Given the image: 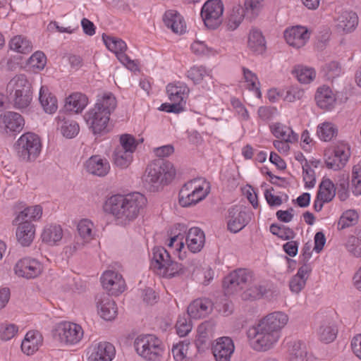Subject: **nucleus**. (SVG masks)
<instances>
[{
	"label": "nucleus",
	"mask_w": 361,
	"mask_h": 361,
	"mask_svg": "<svg viewBox=\"0 0 361 361\" xmlns=\"http://www.w3.org/2000/svg\"><path fill=\"white\" fill-rule=\"evenodd\" d=\"M267 50V43L262 32L256 28L250 31V51L254 55H263Z\"/></svg>",
	"instance_id": "2f4dec72"
},
{
	"label": "nucleus",
	"mask_w": 361,
	"mask_h": 361,
	"mask_svg": "<svg viewBox=\"0 0 361 361\" xmlns=\"http://www.w3.org/2000/svg\"><path fill=\"white\" fill-rule=\"evenodd\" d=\"M224 10L221 0H208L201 10V17L204 25L211 30H215L222 23V16Z\"/></svg>",
	"instance_id": "0eeeda50"
},
{
	"label": "nucleus",
	"mask_w": 361,
	"mask_h": 361,
	"mask_svg": "<svg viewBox=\"0 0 361 361\" xmlns=\"http://www.w3.org/2000/svg\"><path fill=\"white\" fill-rule=\"evenodd\" d=\"M85 167L89 173L100 177L105 176L110 170L109 161L98 155L90 157L86 161Z\"/></svg>",
	"instance_id": "4be33fe9"
},
{
	"label": "nucleus",
	"mask_w": 361,
	"mask_h": 361,
	"mask_svg": "<svg viewBox=\"0 0 361 361\" xmlns=\"http://www.w3.org/2000/svg\"><path fill=\"white\" fill-rule=\"evenodd\" d=\"M316 102L321 109H331L336 102V97L332 90L327 86L319 87L315 94Z\"/></svg>",
	"instance_id": "c85d7f7f"
},
{
	"label": "nucleus",
	"mask_w": 361,
	"mask_h": 361,
	"mask_svg": "<svg viewBox=\"0 0 361 361\" xmlns=\"http://www.w3.org/2000/svg\"><path fill=\"white\" fill-rule=\"evenodd\" d=\"M8 98L16 109H25L30 104L32 99V89L8 96Z\"/></svg>",
	"instance_id": "c03bdc74"
},
{
	"label": "nucleus",
	"mask_w": 361,
	"mask_h": 361,
	"mask_svg": "<svg viewBox=\"0 0 361 361\" xmlns=\"http://www.w3.org/2000/svg\"><path fill=\"white\" fill-rule=\"evenodd\" d=\"M88 353V361H112L116 350L111 343L103 341L92 345Z\"/></svg>",
	"instance_id": "2eb2a0df"
},
{
	"label": "nucleus",
	"mask_w": 361,
	"mask_h": 361,
	"mask_svg": "<svg viewBox=\"0 0 361 361\" xmlns=\"http://www.w3.org/2000/svg\"><path fill=\"white\" fill-rule=\"evenodd\" d=\"M337 329L329 320L322 322L318 330V335L322 341L326 343L332 342L336 337Z\"/></svg>",
	"instance_id": "a18cd8bd"
},
{
	"label": "nucleus",
	"mask_w": 361,
	"mask_h": 361,
	"mask_svg": "<svg viewBox=\"0 0 361 361\" xmlns=\"http://www.w3.org/2000/svg\"><path fill=\"white\" fill-rule=\"evenodd\" d=\"M120 143L121 146L118 147V148L121 149L123 150H126L133 154L135 151L137 145V143L135 137L129 134H123L121 135Z\"/></svg>",
	"instance_id": "bf43d9fd"
},
{
	"label": "nucleus",
	"mask_w": 361,
	"mask_h": 361,
	"mask_svg": "<svg viewBox=\"0 0 361 361\" xmlns=\"http://www.w3.org/2000/svg\"><path fill=\"white\" fill-rule=\"evenodd\" d=\"M101 282L103 288L109 292L107 295H118L123 293L126 288L122 276L114 271H106L101 277Z\"/></svg>",
	"instance_id": "4468645a"
},
{
	"label": "nucleus",
	"mask_w": 361,
	"mask_h": 361,
	"mask_svg": "<svg viewBox=\"0 0 361 361\" xmlns=\"http://www.w3.org/2000/svg\"><path fill=\"white\" fill-rule=\"evenodd\" d=\"M247 209L243 205H235L229 209L228 229L232 233H237L246 226Z\"/></svg>",
	"instance_id": "dca6fc26"
},
{
	"label": "nucleus",
	"mask_w": 361,
	"mask_h": 361,
	"mask_svg": "<svg viewBox=\"0 0 361 361\" xmlns=\"http://www.w3.org/2000/svg\"><path fill=\"white\" fill-rule=\"evenodd\" d=\"M77 231L78 236L75 238L73 244L66 247L65 250L66 254L73 255L76 251L82 250L94 238L95 232L94 231V224L87 219H81L78 222Z\"/></svg>",
	"instance_id": "6e6552de"
},
{
	"label": "nucleus",
	"mask_w": 361,
	"mask_h": 361,
	"mask_svg": "<svg viewBox=\"0 0 361 361\" xmlns=\"http://www.w3.org/2000/svg\"><path fill=\"white\" fill-rule=\"evenodd\" d=\"M42 343V337L37 331H28L21 343V350L26 355H32Z\"/></svg>",
	"instance_id": "c756f323"
},
{
	"label": "nucleus",
	"mask_w": 361,
	"mask_h": 361,
	"mask_svg": "<svg viewBox=\"0 0 361 361\" xmlns=\"http://www.w3.org/2000/svg\"><path fill=\"white\" fill-rule=\"evenodd\" d=\"M137 354L147 361H159L164 353L161 341L153 334L138 336L133 343Z\"/></svg>",
	"instance_id": "20e7f679"
},
{
	"label": "nucleus",
	"mask_w": 361,
	"mask_h": 361,
	"mask_svg": "<svg viewBox=\"0 0 361 361\" xmlns=\"http://www.w3.org/2000/svg\"><path fill=\"white\" fill-rule=\"evenodd\" d=\"M98 313L104 319L111 321L116 317L117 307L109 295L99 294L96 297Z\"/></svg>",
	"instance_id": "f3484780"
},
{
	"label": "nucleus",
	"mask_w": 361,
	"mask_h": 361,
	"mask_svg": "<svg viewBox=\"0 0 361 361\" xmlns=\"http://www.w3.org/2000/svg\"><path fill=\"white\" fill-rule=\"evenodd\" d=\"M288 322V316L281 311L274 312L264 317L258 322L266 326L271 331L280 336L281 330Z\"/></svg>",
	"instance_id": "6ab92c4d"
},
{
	"label": "nucleus",
	"mask_w": 361,
	"mask_h": 361,
	"mask_svg": "<svg viewBox=\"0 0 361 361\" xmlns=\"http://www.w3.org/2000/svg\"><path fill=\"white\" fill-rule=\"evenodd\" d=\"M279 295V290L267 288L260 284H255L250 287V300H257L263 298L273 300H276Z\"/></svg>",
	"instance_id": "72a5a7b5"
},
{
	"label": "nucleus",
	"mask_w": 361,
	"mask_h": 361,
	"mask_svg": "<svg viewBox=\"0 0 361 361\" xmlns=\"http://www.w3.org/2000/svg\"><path fill=\"white\" fill-rule=\"evenodd\" d=\"M325 164L328 169L338 170L343 167L350 157L349 149L343 145L325 152Z\"/></svg>",
	"instance_id": "f8f14e48"
},
{
	"label": "nucleus",
	"mask_w": 361,
	"mask_h": 361,
	"mask_svg": "<svg viewBox=\"0 0 361 361\" xmlns=\"http://www.w3.org/2000/svg\"><path fill=\"white\" fill-rule=\"evenodd\" d=\"M110 116L95 107L90 109L85 116V119L94 134L106 133Z\"/></svg>",
	"instance_id": "ddd939ff"
},
{
	"label": "nucleus",
	"mask_w": 361,
	"mask_h": 361,
	"mask_svg": "<svg viewBox=\"0 0 361 361\" xmlns=\"http://www.w3.org/2000/svg\"><path fill=\"white\" fill-rule=\"evenodd\" d=\"M42 271V264L39 261L30 257L18 260L14 267V271L17 276L27 279L37 277Z\"/></svg>",
	"instance_id": "9b49d317"
},
{
	"label": "nucleus",
	"mask_w": 361,
	"mask_h": 361,
	"mask_svg": "<svg viewBox=\"0 0 361 361\" xmlns=\"http://www.w3.org/2000/svg\"><path fill=\"white\" fill-rule=\"evenodd\" d=\"M56 332L61 343L66 345H75L82 338L84 331L78 324L64 322L58 324Z\"/></svg>",
	"instance_id": "1a4fd4ad"
},
{
	"label": "nucleus",
	"mask_w": 361,
	"mask_h": 361,
	"mask_svg": "<svg viewBox=\"0 0 361 361\" xmlns=\"http://www.w3.org/2000/svg\"><path fill=\"white\" fill-rule=\"evenodd\" d=\"M273 135L279 139L290 143L298 140V136L292 128L280 123H275L270 126Z\"/></svg>",
	"instance_id": "f704fd0d"
},
{
	"label": "nucleus",
	"mask_w": 361,
	"mask_h": 361,
	"mask_svg": "<svg viewBox=\"0 0 361 361\" xmlns=\"http://www.w3.org/2000/svg\"><path fill=\"white\" fill-rule=\"evenodd\" d=\"M292 73L295 75L299 82L301 83H310L315 78V71L312 68L302 66L295 67Z\"/></svg>",
	"instance_id": "8fccbe9b"
},
{
	"label": "nucleus",
	"mask_w": 361,
	"mask_h": 361,
	"mask_svg": "<svg viewBox=\"0 0 361 361\" xmlns=\"http://www.w3.org/2000/svg\"><path fill=\"white\" fill-rule=\"evenodd\" d=\"M358 214L355 210L349 209L343 213L338 222V228L343 230L355 225L358 221Z\"/></svg>",
	"instance_id": "3c124183"
},
{
	"label": "nucleus",
	"mask_w": 361,
	"mask_h": 361,
	"mask_svg": "<svg viewBox=\"0 0 361 361\" xmlns=\"http://www.w3.org/2000/svg\"><path fill=\"white\" fill-rule=\"evenodd\" d=\"M171 259L169 253L164 247H155L152 250L151 268L157 274H159Z\"/></svg>",
	"instance_id": "cd10ccee"
},
{
	"label": "nucleus",
	"mask_w": 361,
	"mask_h": 361,
	"mask_svg": "<svg viewBox=\"0 0 361 361\" xmlns=\"http://www.w3.org/2000/svg\"><path fill=\"white\" fill-rule=\"evenodd\" d=\"M9 47L11 50L20 54H28L32 50V42L23 35L13 37L9 42Z\"/></svg>",
	"instance_id": "49530a36"
},
{
	"label": "nucleus",
	"mask_w": 361,
	"mask_h": 361,
	"mask_svg": "<svg viewBox=\"0 0 361 361\" xmlns=\"http://www.w3.org/2000/svg\"><path fill=\"white\" fill-rule=\"evenodd\" d=\"M186 243L190 252L193 253L200 252L205 243L204 232L197 227L190 228L186 236Z\"/></svg>",
	"instance_id": "b1692460"
},
{
	"label": "nucleus",
	"mask_w": 361,
	"mask_h": 361,
	"mask_svg": "<svg viewBox=\"0 0 361 361\" xmlns=\"http://www.w3.org/2000/svg\"><path fill=\"white\" fill-rule=\"evenodd\" d=\"M214 305L207 298H200L195 300L188 307V316L192 319H200L210 314Z\"/></svg>",
	"instance_id": "412c9836"
},
{
	"label": "nucleus",
	"mask_w": 361,
	"mask_h": 361,
	"mask_svg": "<svg viewBox=\"0 0 361 361\" xmlns=\"http://www.w3.org/2000/svg\"><path fill=\"white\" fill-rule=\"evenodd\" d=\"M18 226L16 229V238L18 243L24 246H29L34 240L35 228L34 224L29 221L17 223Z\"/></svg>",
	"instance_id": "a878e982"
},
{
	"label": "nucleus",
	"mask_w": 361,
	"mask_h": 361,
	"mask_svg": "<svg viewBox=\"0 0 361 361\" xmlns=\"http://www.w3.org/2000/svg\"><path fill=\"white\" fill-rule=\"evenodd\" d=\"M303 180L306 188H313L315 185L316 179L314 171L310 167L307 161L302 165Z\"/></svg>",
	"instance_id": "69168bd1"
},
{
	"label": "nucleus",
	"mask_w": 361,
	"mask_h": 361,
	"mask_svg": "<svg viewBox=\"0 0 361 361\" xmlns=\"http://www.w3.org/2000/svg\"><path fill=\"white\" fill-rule=\"evenodd\" d=\"M87 104V97L81 93H74L66 100L65 107L67 111L75 113L81 112Z\"/></svg>",
	"instance_id": "ea45409f"
},
{
	"label": "nucleus",
	"mask_w": 361,
	"mask_h": 361,
	"mask_svg": "<svg viewBox=\"0 0 361 361\" xmlns=\"http://www.w3.org/2000/svg\"><path fill=\"white\" fill-rule=\"evenodd\" d=\"M209 183L202 179H194L186 183L179 192L180 206L188 207L203 200L209 193Z\"/></svg>",
	"instance_id": "7ed1b4c3"
},
{
	"label": "nucleus",
	"mask_w": 361,
	"mask_h": 361,
	"mask_svg": "<svg viewBox=\"0 0 361 361\" xmlns=\"http://www.w3.org/2000/svg\"><path fill=\"white\" fill-rule=\"evenodd\" d=\"M279 335L271 331L259 322L250 328V345L256 351H267L277 343Z\"/></svg>",
	"instance_id": "423d86ee"
},
{
	"label": "nucleus",
	"mask_w": 361,
	"mask_h": 361,
	"mask_svg": "<svg viewBox=\"0 0 361 361\" xmlns=\"http://www.w3.org/2000/svg\"><path fill=\"white\" fill-rule=\"evenodd\" d=\"M39 100L46 113L54 114L58 109L57 99L47 86L41 87Z\"/></svg>",
	"instance_id": "473e14b6"
},
{
	"label": "nucleus",
	"mask_w": 361,
	"mask_h": 361,
	"mask_svg": "<svg viewBox=\"0 0 361 361\" xmlns=\"http://www.w3.org/2000/svg\"><path fill=\"white\" fill-rule=\"evenodd\" d=\"M286 42L291 47L299 49L303 47L310 38L308 30L302 26L293 27L284 32Z\"/></svg>",
	"instance_id": "aec40b11"
},
{
	"label": "nucleus",
	"mask_w": 361,
	"mask_h": 361,
	"mask_svg": "<svg viewBox=\"0 0 361 361\" xmlns=\"http://www.w3.org/2000/svg\"><path fill=\"white\" fill-rule=\"evenodd\" d=\"M102 39L107 49L114 52L116 55L118 59H120L121 55L125 54L127 49V45L121 39L103 34Z\"/></svg>",
	"instance_id": "e433bc0d"
},
{
	"label": "nucleus",
	"mask_w": 361,
	"mask_h": 361,
	"mask_svg": "<svg viewBox=\"0 0 361 361\" xmlns=\"http://www.w3.org/2000/svg\"><path fill=\"white\" fill-rule=\"evenodd\" d=\"M352 190L355 195H361V166L355 165L352 171Z\"/></svg>",
	"instance_id": "13d9d810"
},
{
	"label": "nucleus",
	"mask_w": 361,
	"mask_h": 361,
	"mask_svg": "<svg viewBox=\"0 0 361 361\" xmlns=\"http://www.w3.org/2000/svg\"><path fill=\"white\" fill-rule=\"evenodd\" d=\"M189 92L188 86L182 82L170 83L166 86V92L171 102H177L184 104Z\"/></svg>",
	"instance_id": "bb28decb"
},
{
	"label": "nucleus",
	"mask_w": 361,
	"mask_h": 361,
	"mask_svg": "<svg viewBox=\"0 0 361 361\" xmlns=\"http://www.w3.org/2000/svg\"><path fill=\"white\" fill-rule=\"evenodd\" d=\"M30 89H32V85L27 77L23 74H19L9 80L6 85V92L7 96H10Z\"/></svg>",
	"instance_id": "7c9ffc66"
},
{
	"label": "nucleus",
	"mask_w": 361,
	"mask_h": 361,
	"mask_svg": "<svg viewBox=\"0 0 361 361\" xmlns=\"http://www.w3.org/2000/svg\"><path fill=\"white\" fill-rule=\"evenodd\" d=\"M289 352L290 361H303L307 356L306 346L300 341L290 344Z\"/></svg>",
	"instance_id": "09e8293b"
},
{
	"label": "nucleus",
	"mask_w": 361,
	"mask_h": 361,
	"mask_svg": "<svg viewBox=\"0 0 361 361\" xmlns=\"http://www.w3.org/2000/svg\"><path fill=\"white\" fill-rule=\"evenodd\" d=\"M183 272L184 269L183 265L171 259L158 275L166 278H172L176 275L181 274Z\"/></svg>",
	"instance_id": "864d4df0"
},
{
	"label": "nucleus",
	"mask_w": 361,
	"mask_h": 361,
	"mask_svg": "<svg viewBox=\"0 0 361 361\" xmlns=\"http://www.w3.org/2000/svg\"><path fill=\"white\" fill-rule=\"evenodd\" d=\"M208 75V73L203 66H193L188 71L187 76L195 84L200 83L205 76Z\"/></svg>",
	"instance_id": "4d7b16f0"
},
{
	"label": "nucleus",
	"mask_w": 361,
	"mask_h": 361,
	"mask_svg": "<svg viewBox=\"0 0 361 361\" xmlns=\"http://www.w3.org/2000/svg\"><path fill=\"white\" fill-rule=\"evenodd\" d=\"M336 195V188L333 182L329 179H324L319 185L317 192V199L323 202H329Z\"/></svg>",
	"instance_id": "37998d69"
},
{
	"label": "nucleus",
	"mask_w": 361,
	"mask_h": 361,
	"mask_svg": "<svg viewBox=\"0 0 361 361\" xmlns=\"http://www.w3.org/2000/svg\"><path fill=\"white\" fill-rule=\"evenodd\" d=\"M317 133L321 140L327 142L336 135L337 129L333 123L325 122L318 126Z\"/></svg>",
	"instance_id": "603ef678"
},
{
	"label": "nucleus",
	"mask_w": 361,
	"mask_h": 361,
	"mask_svg": "<svg viewBox=\"0 0 361 361\" xmlns=\"http://www.w3.org/2000/svg\"><path fill=\"white\" fill-rule=\"evenodd\" d=\"M47 63V58L45 54L42 51L35 52L28 59L27 64L34 68L37 70H42Z\"/></svg>",
	"instance_id": "052dcab7"
},
{
	"label": "nucleus",
	"mask_w": 361,
	"mask_h": 361,
	"mask_svg": "<svg viewBox=\"0 0 361 361\" xmlns=\"http://www.w3.org/2000/svg\"><path fill=\"white\" fill-rule=\"evenodd\" d=\"M146 204L147 199L142 194L133 192L111 196L106 201L105 208L119 224L126 225L137 219Z\"/></svg>",
	"instance_id": "f257e3e1"
},
{
	"label": "nucleus",
	"mask_w": 361,
	"mask_h": 361,
	"mask_svg": "<svg viewBox=\"0 0 361 361\" xmlns=\"http://www.w3.org/2000/svg\"><path fill=\"white\" fill-rule=\"evenodd\" d=\"M80 130L78 123L75 121H64L61 126V133L66 138H73Z\"/></svg>",
	"instance_id": "6e6d98bb"
},
{
	"label": "nucleus",
	"mask_w": 361,
	"mask_h": 361,
	"mask_svg": "<svg viewBox=\"0 0 361 361\" xmlns=\"http://www.w3.org/2000/svg\"><path fill=\"white\" fill-rule=\"evenodd\" d=\"M176 328L178 335L180 337L185 336L191 331L192 324L186 314L178 317Z\"/></svg>",
	"instance_id": "680f3d73"
},
{
	"label": "nucleus",
	"mask_w": 361,
	"mask_h": 361,
	"mask_svg": "<svg viewBox=\"0 0 361 361\" xmlns=\"http://www.w3.org/2000/svg\"><path fill=\"white\" fill-rule=\"evenodd\" d=\"M133 156L130 152L116 148L113 154L114 164L121 169H126L133 161Z\"/></svg>",
	"instance_id": "de8ad7c7"
},
{
	"label": "nucleus",
	"mask_w": 361,
	"mask_h": 361,
	"mask_svg": "<svg viewBox=\"0 0 361 361\" xmlns=\"http://www.w3.org/2000/svg\"><path fill=\"white\" fill-rule=\"evenodd\" d=\"M176 173L173 165L164 159H157L149 163L143 176L145 188L151 192L158 190L164 184H168Z\"/></svg>",
	"instance_id": "f03ea898"
},
{
	"label": "nucleus",
	"mask_w": 361,
	"mask_h": 361,
	"mask_svg": "<svg viewBox=\"0 0 361 361\" xmlns=\"http://www.w3.org/2000/svg\"><path fill=\"white\" fill-rule=\"evenodd\" d=\"M346 249L354 257H361V240L354 235L348 237L346 245Z\"/></svg>",
	"instance_id": "e2e57ef3"
},
{
	"label": "nucleus",
	"mask_w": 361,
	"mask_h": 361,
	"mask_svg": "<svg viewBox=\"0 0 361 361\" xmlns=\"http://www.w3.org/2000/svg\"><path fill=\"white\" fill-rule=\"evenodd\" d=\"M164 22L174 33L181 35L185 32L186 25L183 18L176 11H166L164 16Z\"/></svg>",
	"instance_id": "5701e85b"
},
{
	"label": "nucleus",
	"mask_w": 361,
	"mask_h": 361,
	"mask_svg": "<svg viewBox=\"0 0 361 361\" xmlns=\"http://www.w3.org/2000/svg\"><path fill=\"white\" fill-rule=\"evenodd\" d=\"M245 8L240 4L234 6L232 9L228 13L226 18V25L228 29L234 30L243 22L245 18Z\"/></svg>",
	"instance_id": "4c0bfd02"
},
{
	"label": "nucleus",
	"mask_w": 361,
	"mask_h": 361,
	"mask_svg": "<svg viewBox=\"0 0 361 361\" xmlns=\"http://www.w3.org/2000/svg\"><path fill=\"white\" fill-rule=\"evenodd\" d=\"M336 191L341 201H345L348 197L349 182L348 178H342L336 183Z\"/></svg>",
	"instance_id": "338daca9"
},
{
	"label": "nucleus",
	"mask_w": 361,
	"mask_h": 361,
	"mask_svg": "<svg viewBox=\"0 0 361 361\" xmlns=\"http://www.w3.org/2000/svg\"><path fill=\"white\" fill-rule=\"evenodd\" d=\"M42 214V208L39 205L28 207L20 212L14 219L13 223H23L33 220L36 221L41 218Z\"/></svg>",
	"instance_id": "a19ab883"
},
{
	"label": "nucleus",
	"mask_w": 361,
	"mask_h": 361,
	"mask_svg": "<svg viewBox=\"0 0 361 361\" xmlns=\"http://www.w3.org/2000/svg\"><path fill=\"white\" fill-rule=\"evenodd\" d=\"M211 326L209 322L201 324L197 329V341L201 343H205L209 339Z\"/></svg>",
	"instance_id": "774afa93"
},
{
	"label": "nucleus",
	"mask_w": 361,
	"mask_h": 361,
	"mask_svg": "<svg viewBox=\"0 0 361 361\" xmlns=\"http://www.w3.org/2000/svg\"><path fill=\"white\" fill-rule=\"evenodd\" d=\"M358 24V17L353 11H343L336 19V27L339 31L350 32Z\"/></svg>",
	"instance_id": "393cba45"
},
{
	"label": "nucleus",
	"mask_w": 361,
	"mask_h": 361,
	"mask_svg": "<svg viewBox=\"0 0 361 361\" xmlns=\"http://www.w3.org/2000/svg\"><path fill=\"white\" fill-rule=\"evenodd\" d=\"M189 343L180 342L174 345L171 352L176 361H183L188 355Z\"/></svg>",
	"instance_id": "0e129e2a"
},
{
	"label": "nucleus",
	"mask_w": 361,
	"mask_h": 361,
	"mask_svg": "<svg viewBox=\"0 0 361 361\" xmlns=\"http://www.w3.org/2000/svg\"><path fill=\"white\" fill-rule=\"evenodd\" d=\"M234 348L233 342L229 337L218 338L212 346L216 361H230Z\"/></svg>",
	"instance_id": "a211bd4d"
},
{
	"label": "nucleus",
	"mask_w": 361,
	"mask_h": 361,
	"mask_svg": "<svg viewBox=\"0 0 361 361\" xmlns=\"http://www.w3.org/2000/svg\"><path fill=\"white\" fill-rule=\"evenodd\" d=\"M248 272L245 269H238L223 281V288L226 295H233L242 290L247 286Z\"/></svg>",
	"instance_id": "9d476101"
},
{
	"label": "nucleus",
	"mask_w": 361,
	"mask_h": 361,
	"mask_svg": "<svg viewBox=\"0 0 361 361\" xmlns=\"http://www.w3.org/2000/svg\"><path fill=\"white\" fill-rule=\"evenodd\" d=\"M15 149L18 157L24 161L35 160L42 150L39 137L33 133L23 134L17 140Z\"/></svg>",
	"instance_id": "39448f33"
},
{
	"label": "nucleus",
	"mask_w": 361,
	"mask_h": 361,
	"mask_svg": "<svg viewBox=\"0 0 361 361\" xmlns=\"http://www.w3.org/2000/svg\"><path fill=\"white\" fill-rule=\"evenodd\" d=\"M117 106L116 97L111 93H104L100 97H98L94 107L99 109L104 114L109 116L114 111Z\"/></svg>",
	"instance_id": "58836bf2"
},
{
	"label": "nucleus",
	"mask_w": 361,
	"mask_h": 361,
	"mask_svg": "<svg viewBox=\"0 0 361 361\" xmlns=\"http://www.w3.org/2000/svg\"><path fill=\"white\" fill-rule=\"evenodd\" d=\"M4 123L6 129L11 132H20L24 126V119L18 113L8 111L4 116Z\"/></svg>",
	"instance_id": "79ce46f5"
},
{
	"label": "nucleus",
	"mask_w": 361,
	"mask_h": 361,
	"mask_svg": "<svg viewBox=\"0 0 361 361\" xmlns=\"http://www.w3.org/2000/svg\"><path fill=\"white\" fill-rule=\"evenodd\" d=\"M63 237V230L59 225L50 224L44 227L42 233L43 242L54 245L59 242Z\"/></svg>",
	"instance_id": "c9c22d12"
},
{
	"label": "nucleus",
	"mask_w": 361,
	"mask_h": 361,
	"mask_svg": "<svg viewBox=\"0 0 361 361\" xmlns=\"http://www.w3.org/2000/svg\"><path fill=\"white\" fill-rule=\"evenodd\" d=\"M270 232L283 240H291L295 235L291 228L283 225L279 226L274 224L270 226Z\"/></svg>",
	"instance_id": "5fc2aeb1"
}]
</instances>
